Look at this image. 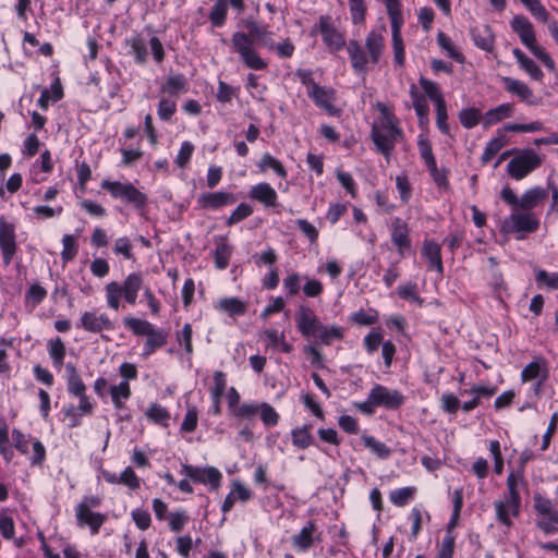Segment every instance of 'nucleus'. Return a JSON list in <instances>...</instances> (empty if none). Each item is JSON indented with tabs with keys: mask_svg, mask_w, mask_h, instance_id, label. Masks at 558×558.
<instances>
[{
	"mask_svg": "<svg viewBox=\"0 0 558 558\" xmlns=\"http://www.w3.org/2000/svg\"><path fill=\"white\" fill-rule=\"evenodd\" d=\"M246 28L248 33L235 32L232 34V49L246 68L254 71L265 70L268 64L257 52L255 41L258 46L275 50L277 45L270 37L271 32L267 26H260L255 21L246 22Z\"/></svg>",
	"mask_w": 558,
	"mask_h": 558,
	"instance_id": "nucleus-1",
	"label": "nucleus"
},
{
	"mask_svg": "<svg viewBox=\"0 0 558 558\" xmlns=\"http://www.w3.org/2000/svg\"><path fill=\"white\" fill-rule=\"evenodd\" d=\"M144 288L143 276L140 272L130 274L120 284L111 281L106 284V299L109 308L118 311L120 308V299L124 296L125 301L134 305L137 300L138 292Z\"/></svg>",
	"mask_w": 558,
	"mask_h": 558,
	"instance_id": "nucleus-2",
	"label": "nucleus"
},
{
	"mask_svg": "<svg viewBox=\"0 0 558 558\" xmlns=\"http://www.w3.org/2000/svg\"><path fill=\"white\" fill-rule=\"evenodd\" d=\"M512 31L520 37L521 43L549 70L555 71L553 58L536 44L532 23L523 15H515L511 21Z\"/></svg>",
	"mask_w": 558,
	"mask_h": 558,
	"instance_id": "nucleus-3",
	"label": "nucleus"
},
{
	"mask_svg": "<svg viewBox=\"0 0 558 558\" xmlns=\"http://www.w3.org/2000/svg\"><path fill=\"white\" fill-rule=\"evenodd\" d=\"M539 228V219L533 211L513 209L511 215L501 223V232L505 234L515 233L518 240L524 239L525 234L533 233Z\"/></svg>",
	"mask_w": 558,
	"mask_h": 558,
	"instance_id": "nucleus-4",
	"label": "nucleus"
},
{
	"mask_svg": "<svg viewBox=\"0 0 558 558\" xmlns=\"http://www.w3.org/2000/svg\"><path fill=\"white\" fill-rule=\"evenodd\" d=\"M500 197L504 202L513 207V209L532 211V209L547 197V191L543 187L535 186L525 191L521 197H518L513 190L506 186L501 190Z\"/></svg>",
	"mask_w": 558,
	"mask_h": 558,
	"instance_id": "nucleus-5",
	"label": "nucleus"
},
{
	"mask_svg": "<svg viewBox=\"0 0 558 558\" xmlns=\"http://www.w3.org/2000/svg\"><path fill=\"white\" fill-rule=\"evenodd\" d=\"M371 136L378 150L388 159L401 138L402 131L391 119H387L379 128L373 126Z\"/></svg>",
	"mask_w": 558,
	"mask_h": 558,
	"instance_id": "nucleus-6",
	"label": "nucleus"
},
{
	"mask_svg": "<svg viewBox=\"0 0 558 558\" xmlns=\"http://www.w3.org/2000/svg\"><path fill=\"white\" fill-rule=\"evenodd\" d=\"M542 163V158L533 149H523L514 156L507 166L509 175L514 180H522Z\"/></svg>",
	"mask_w": 558,
	"mask_h": 558,
	"instance_id": "nucleus-7",
	"label": "nucleus"
},
{
	"mask_svg": "<svg viewBox=\"0 0 558 558\" xmlns=\"http://www.w3.org/2000/svg\"><path fill=\"white\" fill-rule=\"evenodd\" d=\"M101 187L110 192L114 198H122L123 201L135 205L136 207L144 206L146 202L145 195L138 191L132 183H121L118 181L104 180Z\"/></svg>",
	"mask_w": 558,
	"mask_h": 558,
	"instance_id": "nucleus-8",
	"label": "nucleus"
},
{
	"mask_svg": "<svg viewBox=\"0 0 558 558\" xmlns=\"http://www.w3.org/2000/svg\"><path fill=\"white\" fill-rule=\"evenodd\" d=\"M181 472L194 483L209 485L214 490L219 488L222 478L220 471L214 466L198 468L183 464Z\"/></svg>",
	"mask_w": 558,
	"mask_h": 558,
	"instance_id": "nucleus-9",
	"label": "nucleus"
},
{
	"mask_svg": "<svg viewBox=\"0 0 558 558\" xmlns=\"http://www.w3.org/2000/svg\"><path fill=\"white\" fill-rule=\"evenodd\" d=\"M317 27L329 51L337 52L345 46L344 34L333 25L330 16L322 15Z\"/></svg>",
	"mask_w": 558,
	"mask_h": 558,
	"instance_id": "nucleus-10",
	"label": "nucleus"
},
{
	"mask_svg": "<svg viewBox=\"0 0 558 558\" xmlns=\"http://www.w3.org/2000/svg\"><path fill=\"white\" fill-rule=\"evenodd\" d=\"M404 396L399 390L389 389L379 384L371 389V402L376 407L397 410L404 403Z\"/></svg>",
	"mask_w": 558,
	"mask_h": 558,
	"instance_id": "nucleus-11",
	"label": "nucleus"
},
{
	"mask_svg": "<svg viewBox=\"0 0 558 558\" xmlns=\"http://www.w3.org/2000/svg\"><path fill=\"white\" fill-rule=\"evenodd\" d=\"M0 250L4 265L9 266L16 253L17 244L15 226L7 221L4 217H0Z\"/></svg>",
	"mask_w": 558,
	"mask_h": 558,
	"instance_id": "nucleus-12",
	"label": "nucleus"
},
{
	"mask_svg": "<svg viewBox=\"0 0 558 558\" xmlns=\"http://www.w3.org/2000/svg\"><path fill=\"white\" fill-rule=\"evenodd\" d=\"M76 328L92 333H101L102 331L112 330L114 325L107 314H97L96 311H86L82 313L80 320L76 323Z\"/></svg>",
	"mask_w": 558,
	"mask_h": 558,
	"instance_id": "nucleus-13",
	"label": "nucleus"
},
{
	"mask_svg": "<svg viewBox=\"0 0 558 558\" xmlns=\"http://www.w3.org/2000/svg\"><path fill=\"white\" fill-rule=\"evenodd\" d=\"M307 96L314 101L315 106L325 110L329 116H338L339 109L333 105L336 90L320 85H313V90H307Z\"/></svg>",
	"mask_w": 558,
	"mask_h": 558,
	"instance_id": "nucleus-14",
	"label": "nucleus"
},
{
	"mask_svg": "<svg viewBox=\"0 0 558 558\" xmlns=\"http://www.w3.org/2000/svg\"><path fill=\"white\" fill-rule=\"evenodd\" d=\"M296 327L303 337H315L322 326L318 317L308 307L301 306L296 317Z\"/></svg>",
	"mask_w": 558,
	"mask_h": 558,
	"instance_id": "nucleus-15",
	"label": "nucleus"
},
{
	"mask_svg": "<svg viewBox=\"0 0 558 558\" xmlns=\"http://www.w3.org/2000/svg\"><path fill=\"white\" fill-rule=\"evenodd\" d=\"M315 542H320V533L317 532V526L314 521L307 522V524L292 537L294 547L300 551H306Z\"/></svg>",
	"mask_w": 558,
	"mask_h": 558,
	"instance_id": "nucleus-16",
	"label": "nucleus"
},
{
	"mask_svg": "<svg viewBox=\"0 0 558 558\" xmlns=\"http://www.w3.org/2000/svg\"><path fill=\"white\" fill-rule=\"evenodd\" d=\"M236 202V197L228 192L204 193L198 197V204L202 208L216 210Z\"/></svg>",
	"mask_w": 558,
	"mask_h": 558,
	"instance_id": "nucleus-17",
	"label": "nucleus"
},
{
	"mask_svg": "<svg viewBox=\"0 0 558 558\" xmlns=\"http://www.w3.org/2000/svg\"><path fill=\"white\" fill-rule=\"evenodd\" d=\"M526 484L523 475V470L518 472H511L507 477V488H508V497L506 499L509 500L510 507L513 512H517V509L521 507V496H520V487Z\"/></svg>",
	"mask_w": 558,
	"mask_h": 558,
	"instance_id": "nucleus-18",
	"label": "nucleus"
},
{
	"mask_svg": "<svg viewBox=\"0 0 558 558\" xmlns=\"http://www.w3.org/2000/svg\"><path fill=\"white\" fill-rule=\"evenodd\" d=\"M391 241L397 246L400 256H404L405 251L411 246L408 225L399 217L392 220Z\"/></svg>",
	"mask_w": 558,
	"mask_h": 558,
	"instance_id": "nucleus-19",
	"label": "nucleus"
},
{
	"mask_svg": "<svg viewBox=\"0 0 558 558\" xmlns=\"http://www.w3.org/2000/svg\"><path fill=\"white\" fill-rule=\"evenodd\" d=\"M75 515L78 525H88L92 531V534H97L99 532L100 526L106 521V515L98 512H93L90 509H87L85 505L76 506Z\"/></svg>",
	"mask_w": 558,
	"mask_h": 558,
	"instance_id": "nucleus-20",
	"label": "nucleus"
},
{
	"mask_svg": "<svg viewBox=\"0 0 558 558\" xmlns=\"http://www.w3.org/2000/svg\"><path fill=\"white\" fill-rule=\"evenodd\" d=\"M502 82L505 84L506 90L513 95H517L520 98V100L532 106L538 104L537 99L533 94V90L524 82L512 77H504Z\"/></svg>",
	"mask_w": 558,
	"mask_h": 558,
	"instance_id": "nucleus-21",
	"label": "nucleus"
},
{
	"mask_svg": "<svg viewBox=\"0 0 558 558\" xmlns=\"http://www.w3.org/2000/svg\"><path fill=\"white\" fill-rule=\"evenodd\" d=\"M250 197L267 207H275L277 205L278 195L269 183L262 182L252 186Z\"/></svg>",
	"mask_w": 558,
	"mask_h": 558,
	"instance_id": "nucleus-22",
	"label": "nucleus"
},
{
	"mask_svg": "<svg viewBox=\"0 0 558 558\" xmlns=\"http://www.w3.org/2000/svg\"><path fill=\"white\" fill-rule=\"evenodd\" d=\"M391 23V35H392V47H393V60L402 66L404 64V45L401 36V27L403 25V19L392 21Z\"/></svg>",
	"mask_w": 558,
	"mask_h": 558,
	"instance_id": "nucleus-23",
	"label": "nucleus"
},
{
	"mask_svg": "<svg viewBox=\"0 0 558 558\" xmlns=\"http://www.w3.org/2000/svg\"><path fill=\"white\" fill-rule=\"evenodd\" d=\"M472 39L476 47L485 51L494 48V35L488 25L475 26L471 31Z\"/></svg>",
	"mask_w": 558,
	"mask_h": 558,
	"instance_id": "nucleus-24",
	"label": "nucleus"
},
{
	"mask_svg": "<svg viewBox=\"0 0 558 558\" xmlns=\"http://www.w3.org/2000/svg\"><path fill=\"white\" fill-rule=\"evenodd\" d=\"M514 108L511 104H501L496 108L489 109L483 116V124L488 128L500 122L504 119L511 118L513 114Z\"/></svg>",
	"mask_w": 558,
	"mask_h": 558,
	"instance_id": "nucleus-25",
	"label": "nucleus"
},
{
	"mask_svg": "<svg viewBox=\"0 0 558 558\" xmlns=\"http://www.w3.org/2000/svg\"><path fill=\"white\" fill-rule=\"evenodd\" d=\"M146 336L147 340L143 351L144 356H149L157 349L163 347L167 343L168 332L163 329H156L153 327Z\"/></svg>",
	"mask_w": 558,
	"mask_h": 558,
	"instance_id": "nucleus-26",
	"label": "nucleus"
},
{
	"mask_svg": "<svg viewBox=\"0 0 558 558\" xmlns=\"http://www.w3.org/2000/svg\"><path fill=\"white\" fill-rule=\"evenodd\" d=\"M440 245L434 241H425L422 250V254L429 262L430 268H435L438 274L444 272V266L440 254Z\"/></svg>",
	"mask_w": 558,
	"mask_h": 558,
	"instance_id": "nucleus-27",
	"label": "nucleus"
},
{
	"mask_svg": "<svg viewBox=\"0 0 558 558\" xmlns=\"http://www.w3.org/2000/svg\"><path fill=\"white\" fill-rule=\"evenodd\" d=\"M231 254L232 246L227 242V239L220 238L216 242L214 252L215 266L220 270L226 269L229 265Z\"/></svg>",
	"mask_w": 558,
	"mask_h": 558,
	"instance_id": "nucleus-28",
	"label": "nucleus"
},
{
	"mask_svg": "<svg viewBox=\"0 0 558 558\" xmlns=\"http://www.w3.org/2000/svg\"><path fill=\"white\" fill-rule=\"evenodd\" d=\"M513 56L517 59L520 66L526 73H529L533 80L541 81L543 78V71L535 63V61L529 58L523 51L517 48L513 50Z\"/></svg>",
	"mask_w": 558,
	"mask_h": 558,
	"instance_id": "nucleus-29",
	"label": "nucleus"
},
{
	"mask_svg": "<svg viewBox=\"0 0 558 558\" xmlns=\"http://www.w3.org/2000/svg\"><path fill=\"white\" fill-rule=\"evenodd\" d=\"M365 46L372 62L377 63L384 47V37L381 33L378 31H371L367 34Z\"/></svg>",
	"mask_w": 558,
	"mask_h": 558,
	"instance_id": "nucleus-30",
	"label": "nucleus"
},
{
	"mask_svg": "<svg viewBox=\"0 0 558 558\" xmlns=\"http://www.w3.org/2000/svg\"><path fill=\"white\" fill-rule=\"evenodd\" d=\"M348 52L354 71L364 72L366 70L367 58L361 45L356 40H351L348 45Z\"/></svg>",
	"mask_w": 558,
	"mask_h": 558,
	"instance_id": "nucleus-31",
	"label": "nucleus"
},
{
	"mask_svg": "<svg viewBox=\"0 0 558 558\" xmlns=\"http://www.w3.org/2000/svg\"><path fill=\"white\" fill-rule=\"evenodd\" d=\"M186 89V78L182 74L169 75L161 87V92L170 97H177L180 93H185Z\"/></svg>",
	"mask_w": 558,
	"mask_h": 558,
	"instance_id": "nucleus-32",
	"label": "nucleus"
},
{
	"mask_svg": "<svg viewBox=\"0 0 558 558\" xmlns=\"http://www.w3.org/2000/svg\"><path fill=\"white\" fill-rule=\"evenodd\" d=\"M311 429V425H303L301 427L293 428L291 430L293 446L298 447L299 449H306L311 447L314 442Z\"/></svg>",
	"mask_w": 558,
	"mask_h": 558,
	"instance_id": "nucleus-33",
	"label": "nucleus"
},
{
	"mask_svg": "<svg viewBox=\"0 0 558 558\" xmlns=\"http://www.w3.org/2000/svg\"><path fill=\"white\" fill-rule=\"evenodd\" d=\"M216 308L226 312L230 316H240L243 315L246 311L244 302L238 298H223L219 300Z\"/></svg>",
	"mask_w": 558,
	"mask_h": 558,
	"instance_id": "nucleus-34",
	"label": "nucleus"
},
{
	"mask_svg": "<svg viewBox=\"0 0 558 558\" xmlns=\"http://www.w3.org/2000/svg\"><path fill=\"white\" fill-rule=\"evenodd\" d=\"M543 374V378L545 379L547 377V371L545 367V362L542 359L534 360L533 362L529 363L521 373V379L522 381H530L533 379H536Z\"/></svg>",
	"mask_w": 558,
	"mask_h": 558,
	"instance_id": "nucleus-35",
	"label": "nucleus"
},
{
	"mask_svg": "<svg viewBox=\"0 0 558 558\" xmlns=\"http://www.w3.org/2000/svg\"><path fill=\"white\" fill-rule=\"evenodd\" d=\"M495 510H496V517L497 520L505 524L506 526H511L512 522L510 517H518L520 513V509H517V512L514 513L512 508L510 507L509 500H497L495 501Z\"/></svg>",
	"mask_w": 558,
	"mask_h": 558,
	"instance_id": "nucleus-36",
	"label": "nucleus"
},
{
	"mask_svg": "<svg viewBox=\"0 0 558 558\" xmlns=\"http://www.w3.org/2000/svg\"><path fill=\"white\" fill-rule=\"evenodd\" d=\"M315 337H317L323 344L330 345L333 341L343 338V329L338 326L328 327L322 324Z\"/></svg>",
	"mask_w": 558,
	"mask_h": 558,
	"instance_id": "nucleus-37",
	"label": "nucleus"
},
{
	"mask_svg": "<svg viewBox=\"0 0 558 558\" xmlns=\"http://www.w3.org/2000/svg\"><path fill=\"white\" fill-rule=\"evenodd\" d=\"M257 166L260 169V171H266L268 168H270L281 179H286L287 178V170L284 169V167L281 163V161H279L277 158H275L274 156H271L268 153H265L262 156V158H260V160H259Z\"/></svg>",
	"mask_w": 558,
	"mask_h": 558,
	"instance_id": "nucleus-38",
	"label": "nucleus"
},
{
	"mask_svg": "<svg viewBox=\"0 0 558 558\" xmlns=\"http://www.w3.org/2000/svg\"><path fill=\"white\" fill-rule=\"evenodd\" d=\"M228 12V2L227 0H217L215 4L213 5L210 13H209V20L211 24L216 27H221L227 17Z\"/></svg>",
	"mask_w": 558,
	"mask_h": 558,
	"instance_id": "nucleus-39",
	"label": "nucleus"
},
{
	"mask_svg": "<svg viewBox=\"0 0 558 558\" xmlns=\"http://www.w3.org/2000/svg\"><path fill=\"white\" fill-rule=\"evenodd\" d=\"M48 351L53 364L58 367L62 366L65 356V345L61 338L57 337L49 340Z\"/></svg>",
	"mask_w": 558,
	"mask_h": 558,
	"instance_id": "nucleus-40",
	"label": "nucleus"
},
{
	"mask_svg": "<svg viewBox=\"0 0 558 558\" xmlns=\"http://www.w3.org/2000/svg\"><path fill=\"white\" fill-rule=\"evenodd\" d=\"M420 85L422 87V89L424 90V93L426 94V96L437 106V105H440L442 102H446L445 99H444V96L438 87V85L433 82V81H429L425 77H421L420 78Z\"/></svg>",
	"mask_w": 558,
	"mask_h": 558,
	"instance_id": "nucleus-41",
	"label": "nucleus"
},
{
	"mask_svg": "<svg viewBox=\"0 0 558 558\" xmlns=\"http://www.w3.org/2000/svg\"><path fill=\"white\" fill-rule=\"evenodd\" d=\"M123 324L137 336H146L154 327L149 322L136 317H125Z\"/></svg>",
	"mask_w": 558,
	"mask_h": 558,
	"instance_id": "nucleus-42",
	"label": "nucleus"
},
{
	"mask_svg": "<svg viewBox=\"0 0 558 558\" xmlns=\"http://www.w3.org/2000/svg\"><path fill=\"white\" fill-rule=\"evenodd\" d=\"M481 119H483V116H482L481 111L476 108H466V109H462L459 112L460 123L465 129L474 128L475 125H477L480 123Z\"/></svg>",
	"mask_w": 558,
	"mask_h": 558,
	"instance_id": "nucleus-43",
	"label": "nucleus"
},
{
	"mask_svg": "<svg viewBox=\"0 0 558 558\" xmlns=\"http://www.w3.org/2000/svg\"><path fill=\"white\" fill-rule=\"evenodd\" d=\"M507 142L502 135L493 138L489 141L484 149V153L482 154V162L487 163L489 162L498 153L499 150L506 146Z\"/></svg>",
	"mask_w": 558,
	"mask_h": 558,
	"instance_id": "nucleus-44",
	"label": "nucleus"
},
{
	"mask_svg": "<svg viewBox=\"0 0 558 558\" xmlns=\"http://www.w3.org/2000/svg\"><path fill=\"white\" fill-rule=\"evenodd\" d=\"M362 440L365 447L369 448L380 459H386L390 456L391 450L384 442L376 440L373 436L363 435Z\"/></svg>",
	"mask_w": 558,
	"mask_h": 558,
	"instance_id": "nucleus-45",
	"label": "nucleus"
},
{
	"mask_svg": "<svg viewBox=\"0 0 558 558\" xmlns=\"http://www.w3.org/2000/svg\"><path fill=\"white\" fill-rule=\"evenodd\" d=\"M177 111L175 100L169 97H161L158 102V117L162 121H169Z\"/></svg>",
	"mask_w": 558,
	"mask_h": 558,
	"instance_id": "nucleus-46",
	"label": "nucleus"
},
{
	"mask_svg": "<svg viewBox=\"0 0 558 558\" xmlns=\"http://www.w3.org/2000/svg\"><path fill=\"white\" fill-rule=\"evenodd\" d=\"M522 3L535 19L543 23L548 21L549 13L539 0H524Z\"/></svg>",
	"mask_w": 558,
	"mask_h": 558,
	"instance_id": "nucleus-47",
	"label": "nucleus"
},
{
	"mask_svg": "<svg viewBox=\"0 0 558 558\" xmlns=\"http://www.w3.org/2000/svg\"><path fill=\"white\" fill-rule=\"evenodd\" d=\"M414 490L415 489L413 487H402L395 489L390 493V500L393 505L403 507L409 502L410 499H412Z\"/></svg>",
	"mask_w": 558,
	"mask_h": 558,
	"instance_id": "nucleus-48",
	"label": "nucleus"
},
{
	"mask_svg": "<svg viewBox=\"0 0 558 558\" xmlns=\"http://www.w3.org/2000/svg\"><path fill=\"white\" fill-rule=\"evenodd\" d=\"M146 415L149 420L154 421L155 423L163 425H167V422L170 418L168 410L158 403L151 404L147 410Z\"/></svg>",
	"mask_w": 558,
	"mask_h": 558,
	"instance_id": "nucleus-49",
	"label": "nucleus"
},
{
	"mask_svg": "<svg viewBox=\"0 0 558 558\" xmlns=\"http://www.w3.org/2000/svg\"><path fill=\"white\" fill-rule=\"evenodd\" d=\"M418 151L422 157V159L425 161L426 166H434V162L436 161L432 144L428 141L427 137L421 135L417 141Z\"/></svg>",
	"mask_w": 558,
	"mask_h": 558,
	"instance_id": "nucleus-50",
	"label": "nucleus"
},
{
	"mask_svg": "<svg viewBox=\"0 0 558 558\" xmlns=\"http://www.w3.org/2000/svg\"><path fill=\"white\" fill-rule=\"evenodd\" d=\"M437 43L442 49H445L448 52V54L452 59H454L458 62H463V56L459 51H457L450 38L446 34L439 32L437 35Z\"/></svg>",
	"mask_w": 558,
	"mask_h": 558,
	"instance_id": "nucleus-51",
	"label": "nucleus"
},
{
	"mask_svg": "<svg viewBox=\"0 0 558 558\" xmlns=\"http://www.w3.org/2000/svg\"><path fill=\"white\" fill-rule=\"evenodd\" d=\"M260 420L266 426H275L278 424L279 414L268 403L263 402L259 409Z\"/></svg>",
	"mask_w": 558,
	"mask_h": 558,
	"instance_id": "nucleus-52",
	"label": "nucleus"
},
{
	"mask_svg": "<svg viewBox=\"0 0 558 558\" xmlns=\"http://www.w3.org/2000/svg\"><path fill=\"white\" fill-rule=\"evenodd\" d=\"M253 213V208L251 205L246 204V203H241L234 210L233 213L230 215V217L228 218L227 220V225L228 226H232V225H235L242 220H244L245 218H247L248 216H251Z\"/></svg>",
	"mask_w": 558,
	"mask_h": 558,
	"instance_id": "nucleus-53",
	"label": "nucleus"
},
{
	"mask_svg": "<svg viewBox=\"0 0 558 558\" xmlns=\"http://www.w3.org/2000/svg\"><path fill=\"white\" fill-rule=\"evenodd\" d=\"M131 49H132V52L134 53L135 56V61L137 63H145L146 60H147V48H146V43L143 38L141 37H134L132 38L131 40Z\"/></svg>",
	"mask_w": 558,
	"mask_h": 558,
	"instance_id": "nucleus-54",
	"label": "nucleus"
},
{
	"mask_svg": "<svg viewBox=\"0 0 558 558\" xmlns=\"http://www.w3.org/2000/svg\"><path fill=\"white\" fill-rule=\"evenodd\" d=\"M350 13L354 24L365 21L366 7L364 0H349Z\"/></svg>",
	"mask_w": 558,
	"mask_h": 558,
	"instance_id": "nucleus-55",
	"label": "nucleus"
},
{
	"mask_svg": "<svg viewBox=\"0 0 558 558\" xmlns=\"http://www.w3.org/2000/svg\"><path fill=\"white\" fill-rule=\"evenodd\" d=\"M63 250L61 257L64 262L72 260L77 254V247L75 244V238L71 234H65L62 239Z\"/></svg>",
	"mask_w": 558,
	"mask_h": 558,
	"instance_id": "nucleus-56",
	"label": "nucleus"
},
{
	"mask_svg": "<svg viewBox=\"0 0 558 558\" xmlns=\"http://www.w3.org/2000/svg\"><path fill=\"white\" fill-rule=\"evenodd\" d=\"M398 294L403 300H411L418 304L423 303V300L420 298L417 293V284L413 282H409L404 286H400L398 288Z\"/></svg>",
	"mask_w": 558,
	"mask_h": 558,
	"instance_id": "nucleus-57",
	"label": "nucleus"
},
{
	"mask_svg": "<svg viewBox=\"0 0 558 558\" xmlns=\"http://www.w3.org/2000/svg\"><path fill=\"white\" fill-rule=\"evenodd\" d=\"M227 386L226 376L221 371L214 373V387L211 388V399H221Z\"/></svg>",
	"mask_w": 558,
	"mask_h": 558,
	"instance_id": "nucleus-58",
	"label": "nucleus"
},
{
	"mask_svg": "<svg viewBox=\"0 0 558 558\" xmlns=\"http://www.w3.org/2000/svg\"><path fill=\"white\" fill-rule=\"evenodd\" d=\"M120 484L128 486L130 489L140 488V480L132 468L128 466L124 471L119 475Z\"/></svg>",
	"mask_w": 558,
	"mask_h": 558,
	"instance_id": "nucleus-59",
	"label": "nucleus"
},
{
	"mask_svg": "<svg viewBox=\"0 0 558 558\" xmlns=\"http://www.w3.org/2000/svg\"><path fill=\"white\" fill-rule=\"evenodd\" d=\"M454 551V536L447 532L446 535L442 538L439 551H438V558H452Z\"/></svg>",
	"mask_w": 558,
	"mask_h": 558,
	"instance_id": "nucleus-60",
	"label": "nucleus"
},
{
	"mask_svg": "<svg viewBox=\"0 0 558 558\" xmlns=\"http://www.w3.org/2000/svg\"><path fill=\"white\" fill-rule=\"evenodd\" d=\"M441 409L450 414L457 413L460 407V400L453 393H444L440 398Z\"/></svg>",
	"mask_w": 558,
	"mask_h": 558,
	"instance_id": "nucleus-61",
	"label": "nucleus"
},
{
	"mask_svg": "<svg viewBox=\"0 0 558 558\" xmlns=\"http://www.w3.org/2000/svg\"><path fill=\"white\" fill-rule=\"evenodd\" d=\"M193 150H194V145L192 143L183 142L181 145V148L178 153V156L175 158V163L180 168H184L189 163L191 156L193 154Z\"/></svg>",
	"mask_w": 558,
	"mask_h": 558,
	"instance_id": "nucleus-62",
	"label": "nucleus"
},
{
	"mask_svg": "<svg viewBox=\"0 0 558 558\" xmlns=\"http://www.w3.org/2000/svg\"><path fill=\"white\" fill-rule=\"evenodd\" d=\"M536 282L545 284L550 289H558V272H547L546 270H538L536 274Z\"/></svg>",
	"mask_w": 558,
	"mask_h": 558,
	"instance_id": "nucleus-63",
	"label": "nucleus"
},
{
	"mask_svg": "<svg viewBox=\"0 0 558 558\" xmlns=\"http://www.w3.org/2000/svg\"><path fill=\"white\" fill-rule=\"evenodd\" d=\"M283 287L288 290L290 295H295L301 289V277L296 272L289 274L283 279Z\"/></svg>",
	"mask_w": 558,
	"mask_h": 558,
	"instance_id": "nucleus-64",
	"label": "nucleus"
}]
</instances>
